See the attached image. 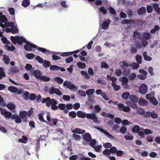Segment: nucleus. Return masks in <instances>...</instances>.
Listing matches in <instances>:
<instances>
[{
	"label": "nucleus",
	"mask_w": 160,
	"mask_h": 160,
	"mask_svg": "<svg viewBox=\"0 0 160 160\" xmlns=\"http://www.w3.org/2000/svg\"><path fill=\"white\" fill-rule=\"evenodd\" d=\"M22 4V6L26 7L30 4V0H23Z\"/></svg>",
	"instance_id": "32"
},
{
	"label": "nucleus",
	"mask_w": 160,
	"mask_h": 160,
	"mask_svg": "<svg viewBox=\"0 0 160 160\" xmlns=\"http://www.w3.org/2000/svg\"><path fill=\"white\" fill-rule=\"evenodd\" d=\"M129 99L133 102H137L138 101V98L135 96L131 95L129 97Z\"/></svg>",
	"instance_id": "24"
},
{
	"label": "nucleus",
	"mask_w": 160,
	"mask_h": 160,
	"mask_svg": "<svg viewBox=\"0 0 160 160\" xmlns=\"http://www.w3.org/2000/svg\"><path fill=\"white\" fill-rule=\"evenodd\" d=\"M100 11L102 12L103 14H105L107 13V11L104 7H101L99 8Z\"/></svg>",
	"instance_id": "59"
},
{
	"label": "nucleus",
	"mask_w": 160,
	"mask_h": 160,
	"mask_svg": "<svg viewBox=\"0 0 160 160\" xmlns=\"http://www.w3.org/2000/svg\"><path fill=\"white\" fill-rule=\"evenodd\" d=\"M11 119L14 120L15 122L17 123H20L22 121L21 117H20L19 115L17 114L13 115L11 117Z\"/></svg>",
	"instance_id": "13"
},
{
	"label": "nucleus",
	"mask_w": 160,
	"mask_h": 160,
	"mask_svg": "<svg viewBox=\"0 0 160 160\" xmlns=\"http://www.w3.org/2000/svg\"><path fill=\"white\" fill-rule=\"evenodd\" d=\"M107 78L112 81V83H114L117 80V78L116 77L114 76L111 77L109 75H107Z\"/></svg>",
	"instance_id": "30"
},
{
	"label": "nucleus",
	"mask_w": 160,
	"mask_h": 160,
	"mask_svg": "<svg viewBox=\"0 0 160 160\" xmlns=\"http://www.w3.org/2000/svg\"><path fill=\"white\" fill-rule=\"evenodd\" d=\"M8 89L9 91L13 93L17 92L18 94H20L22 93V90H18L17 88L14 87L10 86L8 87Z\"/></svg>",
	"instance_id": "9"
},
{
	"label": "nucleus",
	"mask_w": 160,
	"mask_h": 160,
	"mask_svg": "<svg viewBox=\"0 0 160 160\" xmlns=\"http://www.w3.org/2000/svg\"><path fill=\"white\" fill-rule=\"evenodd\" d=\"M150 101L152 104L154 105H157L158 103L157 100L154 97L152 98Z\"/></svg>",
	"instance_id": "37"
},
{
	"label": "nucleus",
	"mask_w": 160,
	"mask_h": 160,
	"mask_svg": "<svg viewBox=\"0 0 160 160\" xmlns=\"http://www.w3.org/2000/svg\"><path fill=\"white\" fill-rule=\"evenodd\" d=\"M147 53L146 52H144L143 53L142 55L143 57V58H144V59L148 61H151L152 59V58L151 57L148 56L147 55Z\"/></svg>",
	"instance_id": "20"
},
{
	"label": "nucleus",
	"mask_w": 160,
	"mask_h": 160,
	"mask_svg": "<svg viewBox=\"0 0 160 160\" xmlns=\"http://www.w3.org/2000/svg\"><path fill=\"white\" fill-rule=\"evenodd\" d=\"M103 154L105 155H110L111 154V152L108 149H106L103 152Z\"/></svg>",
	"instance_id": "63"
},
{
	"label": "nucleus",
	"mask_w": 160,
	"mask_h": 160,
	"mask_svg": "<svg viewBox=\"0 0 160 160\" xmlns=\"http://www.w3.org/2000/svg\"><path fill=\"white\" fill-rule=\"evenodd\" d=\"M49 92L50 94H53L55 93L58 95H61L62 94L61 92L57 88H56L53 87H52L49 89Z\"/></svg>",
	"instance_id": "8"
},
{
	"label": "nucleus",
	"mask_w": 160,
	"mask_h": 160,
	"mask_svg": "<svg viewBox=\"0 0 160 160\" xmlns=\"http://www.w3.org/2000/svg\"><path fill=\"white\" fill-rule=\"evenodd\" d=\"M8 11L9 12L10 14L12 15H14L15 14V11L14 8H9L8 9Z\"/></svg>",
	"instance_id": "62"
},
{
	"label": "nucleus",
	"mask_w": 160,
	"mask_h": 160,
	"mask_svg": "<svg viewBox=\"0 0 160 160\" xmlns=\"http://www.w3.org/2000/svg\"><path fill=\"white\" fill-rule=\"evenodd\" d=\"M146 115L147 116H151V117L153 118H156L158 117L157 114L155 113L154 111L152 112H146Z\"/></svg>",
	"instance_id": "18"
},
{
	"label": "nucleus",
	"mask_w": 160,
	"mask_h": 160,
	"mask_svg": "<svg viewBox=\"0 0 160 160\" xmlns=\"http://www.w3.org/2000/svg\"><path fill=\"white\" fill-rule=\"evenodd\" d=\"M89 114H90L86 113L84 112L81 111H78L77 112V116L79 118H82L86 117L88 118V116Z\"/></svg>",
	"instance_id": "14"
},
{
	"label": "nucleus",
	"mask_w": 160,
	"mask_h": 160,
	"mask_svg": "<svg viewBox=\"0 0 160 160\" xmlns=\"http://www.w3.org/2000/svg\"><path fill=\"white\" fill-rule=\"evenodd\" d=\"M97 128L101 132H103L104 133L106 136L108 138L111 139H113L114 137L112 136L107 131H106L105 130H103V129L101 128Z\"/></svg>",
	"instance_id": "11"
},
{
	"label": "nucleus",
	"mask_w": 160,
	"mask_h": 160,
	"mask_svg": "<svg viewBox=\"0 0 160 160\" xmlns=\"http://www.w3.org/2000/svg\"><path fill=\"white\" fill-rule=\"evenodd\" d=\"M7 106L8 109L11 110L15 108V105L12 103L8 104Z\"/></svg>",
	"instance_id": "56"
},
{
	"label": "nucleus",
	"mask_w": 160,
	"mask_h": 160,
	"mask_svg": "<svg viewBox=\"0 0 160 160\" xmlns=\"http://www.w3.org/2000/svg\"><path fill=\"white\" fill-rule=\"evenodd\" d=\"M47 119L48 122V123L50 125L52 126V124L53 122V125H56L58 122V120L56 118H52L51 119L50 117V114L49 113H48L46 115Z\"/></svg>",
	"instance_id": "5"
},
{
	"label": "nucleus",
	"mask_w": 160,
	"mask_h": 160,
	"mask_svg": "<svg viewBox=\"0 0 160 160\" xmlns=\"http://www.w3.org/2000/svg\"><path fill=\"white\" fill-rule=\"evenodd\" d=\"M3 60L6 64H8L10 62V59L9 57L7 56H4L3 57Z\"/></svg>",
	"instance_id": "43"
},
{
	"label": "nucleus",
	"mask_w": 160,
	"mask_h": 160,
	"mask_svg": "<svg viewBox=\"0 0 160 160\" xmlns=\"http://www.w3.org/2000/svg\"><path fill=\"white\" fill-rule=\"evenodd\" d=\"M1 40L3 44H10L9 42L7 40L6 38L4 37H2L1 38Z\"/></svg>",
	"instance_id": "41"
},
{
	"label": "nucleus",
	"mask_w": 160,
	"mask_h": 160,
	"mask_svg": "<svg viewBox=\"0 0 160 160\" xmlns=\"http://www.w3.org/2000/svg\"><path fill=\"white\" fill-rule=\"evenodd\" d=\"M84 139L87 142H90L91 140V137L89 133H87L83 137Z\"/></svg>",
	"instance_id": "26"
},
{
	"label": "nucleus",
	"mask_w": 160,
	"mask_h": 160,
	"mask_svg": "<svg viewBox=\"0 0 160 160\" xmlns=\"http://www.w3.org/2000/svg\"><path fill=\"white\" fill-rule=\"evenodd\" d=\"M94 92V89H90L86 90V93L88 95L90 96Z\"/></svg>",
	"instance_id": "42"
},
{
	"label": "nucleus",
	"mask_w": 160,
	"mask_h": 160,
	"mask_svg": "<svg viewBox=\"0 0 160 160\" xmlns=\"http://www.w3.org/2000/svg\"><path fill=\"white\" fill-rule=\"evenodd\" d=\"M155 93L154 92H151L149 94L146 95V98L147 99L150 100L152 98H154Z\"/></svg>",
	"instance_id": "22"
},
{
	"label": "nucleus",
	"mask_w": 160,
	"mask_h": 160,
	"mask_svg": "<svg viewBox=\"0 0 160 160\" xmlns=\"http://www.w3.org/2000/svg\"><path fill=\"white\" fill-rule=\"evenodd\" d=\"M117 105L118 107V109L120 111H123L124 112H127L130 110V108L128 107H125L122 104L119 103Z\"/></svg>",
	"instance_id": "7"
},
{
	"label": "nucleus",
	"mask_w": 160,
	"mask_h": 160,
	"mask_svg": "<svg viewBox=\"0 0 160 160\" xmlns=\"http://www.w3.org/2000/svg\"><path fill=\"white\" fill-rule=\"evenodd\" d=\"M119 64L120 66L122 67V69L124 70L126 69L125 67H128V66H129L128 64L125 61L121 62Z\"/></svg>",
	"instance_id": "19"
},
{
	"label": "nucleus",
	"mask_w": 160,
	"mask_h": 160,
	"mask_svg": "<svg viewBox=\"0 0 160 160\" xmlns=\"http://www.w3.org/2000/svg\"><path fill=\"white\" fill-rule=\"evenodd\" d=\"M112 145L111 143L106 142L103 144V146L105 148H108L111 147Z\"/></svg>",
	"instance_id": "60"
},
{
	"label": "nucleus",
	"mask_w": 160,
	"mask_h": 160,
	"mask_svg": "<svg viewBox=\"0 0 160 160\" xmlns=\"http://www.w3.org/2000/svg\"><path fill=\"white\" fill-rule=\"evenodd\" d=\"M27 58L28 59H31L34 58L35 55L33 54L29 53L26 55Z\"/></svg>",
	"instance_id": "46"
},
{
	"label": "nucleus",
	"mask_w": 160,
	"mask_h": 160,
	"mask_svg": "<svg viewBox=\"0 0 160 160\" xmlns=\"http://www.w3.org/2000/svg\"><path fill=\"white\" fill-rule=\"evenodd\" d=\"M77 66L81 69L84 68L86 67V64L85 63H82L81 62H79L77 63Z\"/></svg>",
	"instance_id": "40"
},
{
	"label": "nucleus",
	"mask_w": 160,
	"mask_h": 160,
	"mask_svg": "<svg viewBox=\"0 0 160 160\" xmlns=\"http://www.w3.org/2000/svg\"><path fill=\"white\" fill-rule=\"evenodd\" d=\"M88 119H92L95 122H100V121L98 120V118L96 117L95 114L94 113H92L88 115Z\"/></svg>",
	"instance_id": "10"
},
{
	"label": "nucleus",
	"mask_w": 160,
	"mask_h": 160,
	"mask_svg": "<svg viewBox=\"0 0 160 160\" xmlns=\"http://www.w3.org/2000/svg\"><path fill=\"white\" fill-rule=\"evenodd\" d=\"M133 38H139L140 37V34L138 33L137 31H135L134 32V34L133 35Z\"/></svg>",
	"instance_id": "61"
},
{
	"label": "nucleus",
	"mask_w": 160,
	"mask_h": 160,
	"mask_svg": "<svg viewBox=\"0 0 160 160\" xmlns=\"http://www.w3.org/2000/svg\"><path fill=\"white\" fill-rule=\"evenodd\" d=\"M72 137L74 138V139L77 141H79L81 139L80 136L76 134H73L72 135Z\"/></svg>",
	"instance_id": "49"
},
{
	"label": "nucleus",
	"mask_w": 160,
	"mask_h": 160,
	"mask_svg": "<svg viewBox=\"0 0 160 160\" xmlns=\"http://www.w3.org/2000/svg\"><path fill=\"white\" fill-rule=\"evenodd\" d=\"M140 130V127L138 125H135L132 129V131L134 132H137Z\"/></svg>",
	"instance_id": "44"
},
{
	"label": "nucleus",
	"mask_w": 160,
	"mask_h": 160,
	"mask_svg": "<svg viewBox=\"0 0 160 160\" xmlns=\"http://www.w3.org/2000/svg\"><path fill=\"white\" fill-rule=\"evenodd\" d=\"M138 104L140 106H146L148 104V102L145 99L141 98L138 101Z\"/></svg>",
	"instance_id": "15"
},
{
	"label": "nucleus",
	"mask_w": 160,
	"mask_h": 160,
	"mask_svg": "<svg viewBox=\"0 0 160 160\" xmlns=\"http://www.w3.org/2000/svg\"><path fill=\"white\" fill-rule=\"evenodd\" d=\"M50 69L51 70H58L59 69V67L57 66L52 65L50 66Z\"/></svg>",
	"instance_id": "54"
},
{
	"label": "nucleus",
	"mask_w": 160,
	"mask_h": 160,
	"mask_svg": "<svg viewBox=\"0 0 160 160\" xmlns=\"http://www.w3.org/2000/svg\"><path fill=\"white\" fill-rule=\"evenodd\" d=\"M135 59L136 60L138 64H141L142 63L141 60L142 59V57L141 56L137 55L135 57Z\"/></svg>",
	"instance_id": "31"
},
{
	"label": "nucleus",
	"mask_w": 160,
	"mask_h": 160,
	"mask_svg": "<svg viewBox=\"0 0 160 160\" xmlns=\"http://www.w3.org/2000/svg\"><path fill=\"white\" fill-rule=\"evenodd\" d=\"M28 138L25 136H22V138L19 140L20 142H22L23 143H26L27 142Z\"/></svg>",
	"instance_id": "47"
},
{
	"label": "nucleus",
	"mask_w": 160,
	"mask_h": 160,
	"mask_svg": "<svg viewBox=\"0 0 160 160\" xmlns=\"http://www.w3.org/2000/svg\"><path fill=\"white\" fill-rule=\"evenodd\" d=\"M72 53L73 52H63L62 53L61 55L62 57H66L72 54Z\"/></svg>",
	"instance_id": "51"
},
{
	"label": "nucleus",
	"mask_w": 160,
	"mask_h": 160,
	"mask_svg": "<svg viewBox=\"0 0 160 160\" xmlns=\"http://www.w3.org/2000/svg\"><path fill=\"white\" fill-rule=\"evenodd\" d=\"M66 105L65 104H60L58 105L59 108L62 110H64V112L65 113H67L68 112V111L67 110L65 109Z\"/></svg>",
	"instance_id": "25"
},
{
	"label": "nucleus",
	"mask_w": 160,
	"mask_h": 160,
	"mask_svg": "<svg viewBox=\"0 0 160 160\" xmlns=\"http://www.w3.org/2000/svg\"><path fill=\"white\" fill-rule=\"evenodd\" d=\"M128 82V80L127 78L126 77H123L122 79V85L127 84Z\"/></svg>",
	"instance_id": "45"
},
{
	"label": "nucleus",
	"mask_w": 160,
	"mask_h": 160,
	"mask_svg": "<svg viewBox=\"0 0 160 160\" xmlns=\"http://www.w3.org/2000/svg\"><path fill=\"white\" fill-rule=\"evenodd\" d=\"M5 73L3 72V69L2 68H0V79H2L3 77H4L5 76Z\"/></svg>",
	"instance_id": "38"
},
{
	"label": "nucleus",
	"mask_w": 160,
	"mask_h": 160,
	"mask_svg": "<svg viewBox=\"0 0 160 160\" xmlns=\"http://www.w3.org/2000/svg\"><path fill=\"white\" fill-rule=\"evenodd\" d=\"M43 62V65L46 68L49 67L50 65V62L46 61V60H45Z\"/></svg>",
	"instance_id": "58"
},
{
	"label": "nucleus",
	"mask_w": 160,
	"mask_h": 160,
	"mask_svg": "<svg viewBox=\"0 0 160 160\" xmlns=\"http://www.w3.org/2000/svg\"><path fill=\"white\" fill-rule=\"evenodd\" d=\"M148 91L147 86L145 84H142L139 87V92L141 94H145Z\"/></svg>",
	"instance_id": "6"
},
{
	"label": "nucleus",
	"mask_w": 160,
	"mask_h": 160,
	"mask_svg": "<svg viewBox=\"0 0 160 160\" xmlns=\"http://www.w3.org/2000/svg\"><path fill=\"white\" fill-rule=\"evenodd\" d=\"M129 95V93L128 92H126L123 93L122 95V97L124 99H127Z\"/></svg>",
	"instance_id": "50"
},
{
	"label": "nucleus",
	"mask_w": 160,
	"mask_h": 160,
	"mask_svg": "<svg viewBox=\"0 0 160 160\" xmlns=\"http://www.w3.org/2000/svg\"><path fill=\"white\" fill-rule=\"evenodd\" d=\"M93 148L94 149V150L98 152L102 148V146L101 145H98L96 147L94 146Z\"/></svg>",
	"instance_id": "64"
},
{
	"label": "nucleus",
	"mask_w": 160,
	"mask_h": 160,
	"mask_svg": "<svg viewBox=\"0 0 160 160\" xmlns=\"http://www.w3.org/2000/svg\"><path fill=\"white\" fill-rule=\"evenodd\" d=\"M139 64H138L136 63H132V64H131L129 66H132L133 68L134 69H137L138 67H139Z\"/></svg>",
	"instance_id": "55"
},
{
	"label": "nucleus",
	"mask_w": 160,
	"mask_h": 160,
	"mask_svg": "<svg viewBox=\"0 0 160 160\" xmlns=\"http://www.w3.org/2000/svg\"><path fill=\"white\" fill-rule=\"evenodd\" d=\"M42 102V103H46V105L48 107L51 106V108L53 110H56L58 108L56 105L57 102L53 99L50 100V98L49 97L43 98Z\"/></svg>",
	"instance_id": "3"
},
{
	"label": "nucleus",
	"mask_w": 160,
	"mask_h": 160,
	"mask_svg": "<svg viewBox=\"0 0 160 160\" xmlns=\"http://www.w3.org/2000/svg\"><path fill=\"white\" fill-rule=\"evenodd\" d=\"M159 29L160 28L158 26L155 25L154 28L151 30L150 32L152 33H154L156 31H158Z\"/></svg>",
	"instance_id": "35"
},
{
	"label": "nucleus",
	"mask_w": 160,
	"mask_h": 160,
	"mask_svg": "<svg viewBox=\"0 0 160 160\" xmlns=\"http://www.w3.org/2000/svg\"><path fill=\"white\" fill-rule=\"evenodd\" d=\"M1 114L2 115L4 116L5 118L7 119L10 118H11L12 113L10 112H7L5 110H2L1 111Z\"/></svg>",
	"instance_id": "12"
},
{
	"label": "nucleus",
	"mask_w": 160,
	"mask_h": 160,
	"mask_svg": "<svg viewBox=\"0 0 160 160\" xmlns=\"http://www.w3.org/2000/svg\"><path fill=\"white\" fill-rule=\"evenodd\" d=\"M138 77L140 79L143 80L146 78L147 77V75L139 74L138 75Z\"/></svg>",
	"instance_id": "53"
},
{
	"label": "nucleus",
	"mask_w": 160,
	"mask_h": 160,
	"mask_svg": "<svg viewBox=\"0 0 160 160\" xmlns=\"http://www.w3.org/2000/svg\"><path fill=\"white\" fill-rule=\"evenodd\" d=\"M126 131L127 128L124 126H122L120 129V132L122 133H126Z\"/></svg>",
	"instance_id": "57"
},
{
	"label": "nucleus",
	"mask_w": 160,
	"mask_h": 160,
	"mask_svg": "<svg viewBox=\"0 0 160 160\" xmlns=\"http://www.w3.org/2000/svg\"><path fill=\"white\" fill-rule=\"evenodd\" d=\"M154 9L158 13H160V8L159 7V5L157 3H155L153 5Z\"/></svg>",
	"instance_id": "27"
},
{
	"label": "nucleus",
	"mask_w": 160,
	"mask_h": 160,
	"mask_svg": "<svg viewBox=\"0 0 160 160\" xmlns=\"http://www.w3.org/2000/svg\"><path fill=\"white\" fill-rule=\"evenodd\" d=\"M5 47L6 49H7L8 50H10L11 51H12L14 50L15 49V47L12 46V45L9 46L8 45H6L5 46Z\"/></svg>",
	"instance_id": "36"
},
{
	"label": "nucleus",
	"mask_w": 160,
	"mask_h": 160,
	"mask_svg": "<svg viewBox=\"0 0 160 160\" xmlns=\"http://www.w3.org/2000/svg\"><path fill=\"white\" fill-rule=\"evenodd\" d=\"M35 59L39 63H42L43 62V60L42 58H41L39 56L36 57Z\"/></svg>",
	"instance_id": "52"
},
{
	"label": "nucleus",
	"mask_w": 160,
	"mask_h": 160,
	"mask_svg": "<svg viewBox=\"0 0 160 160\" xmlns=\"http://www.w3.org/2000/svg\"><path fill=\"white\" fill-rule=\"evenodd\" d=\"M110 23V20L108 19L106 20L103 23H102L101 25L102 28L105 30L107 29L108 26Z\"/></svg>",
	"instance_id": "17"
},
{
	"label": "nucleus",
	"mask_w": 160,
	"mask_h": 160,
	"mask_svg": "<svg viewBox=\"0 0 160 160\" xmlns=\"http://www.w3.org/2000/svg\"><path fill=\"white\" fill-rule=\"evenodd\" d=\"M63 86L64 87L68 88L69 89L73 91H76L78 88L77 86H75L72 82H70L66 81L63 83Z\"/></svg>",
	"instance_id": "4"
},
{
	"label": "nucleus",
	"mask_w": 160,
	"mask_h": 160,
	"mask_svg": "<svg viewBox=\"0 0 160 160\" xmlns=\"http://www.w3.org/2000/svg\"><path fill=\"white\" fill-rule=\"evenodd\" d=\"M146 12V8L145 7H142L140 8L138 11L139 15H142L145 13Z\"/></svg>",
	"instance_id": "28"
},
{
	"label": "nucleus",
	"mask_w": 160,
	"mask_h": 160,
	"mask_svg": "<svg viewBox=\"0 0 160 160\" xmlns=\"http://www.w3.org/2000/svg\"><path fill=\"white\" fill-rule=\"evenodd\" d=\"M34 75L37 78L39 79L41 78V77L42 76L40 72L38 70H36L34 71Z\"/></svg>",
	"instance_id": "23"
},
{
	"label": "nucleus",
	"mask_w": 160,
	"mask_h": 160,
	"mask_svg": "<svg viewBox=\"0 0 160 160\" xmlns=\"http://www.w3.org/2000/svg\"><path fill=\"white\" fill-rule=\"evenodd\" d=\"M85 131V130H82L79 128H76L75 129L72 131V132L73 133H77L80 134L84 133Z\"/></svg>",
	"instance_id": "21"
},
{
	"label": "nucleus",
	"mask_w": 160,
	"mask_h": 160,
	"mask_svg": "<svg viewBox=\"0 0 160 160\" xmlns=\"http://www.w3.org/2000/svg\"><path fill=\"white\" fill-rule=\"evenodd\" d=\"M4 26L3 24H1L0 27L3 28V31L7 32H11L13 34L17 33L18 32V30L17 28V25H14L13 22H7L5 23Z\"/></svg>",
	"instance_id": "2"
},
{
	"label": "nucleus",
	"mask_w": 160,
	"mask_h": 160,
	"mask_svg": "<svg viewBox=\"0 0 160 160\" xmlns=\"http://www.w3.org/2000/svg\"><path fill=\"white\" fill-rule=\"evenodd\" d=\"M11 39L12 42L15 44L17 43L18 44H21L22 42H26L24 48L27 51H33V49L36 48L38 49L40 51L43 53H48L49 52L48 50L44 48H38L36 45L28 42H26L25 38L22 37L16 36L14 37L11 36Z\"/></svg>",
	"instance_id": "1"
},
{
	"label": "nucleus",
	"mask_w": 160,
	"mask_h": 160,
	"mask_svg": "<svg viewBox=\"0 0 160 160\" xmlns=\"http://www.w3.org/2000/svg\"><path fill=\"white\" fill-rule=\"evenodd\" d=\"M136 75L134 73L129 74L128 76V78L130 80H133L136 77Z\"/></svg>",
	"instance_id": "34"
},
{
	"label": "nucleus",
	"mask_w": 160,
	"mask_h": 160,
	"mask_svg": "<svg viewBox=\"0 0 160 160\" xmlns=\"http://www.w3.org/2000/svg\"><path fill=\"white\" fill-rule=\"evenodd\" d=\"M54 80L59 84L62 83L63 82V80L59 77L55 78Z\"/></svg>",
	"instance_id": "33"
},
{
	"label": "nucleus",
	"mask_w": 160,
	"mask_h": 160,
	"mask_svg": "<svg viewBox=\"0 0 160 160\" xmlns=\"http://www.w3.org/2000/svg\"><path fill=\"white\" fill-rule=\"evenodd\" d=\"M143 37L147 40H148L151 38V35L148 32H145L143 34Z\"/></svg>",
	"instance_id": "29"
},
{
	"label": "nucleus",
	"mask_w": 160,
	"mask_h": 160,
	"mask_svg": "<svg viewBox=\"0 0 160 160\" xmlns=\"http://www.w3.org/2000/svg\"><path fill=\"white\" fill-rule=\"evenodd\" d=\"M39 79L42 80L44 82H46L49 81L50 80V78L48 77H46L45 76L41 77V78H40Z\"/></svg>",
	"instance_id": "48"
},
{
	"label": "nucleus",
	"mask_w": 160,
	"mask_h": 160,
	"mask_svg": "<svg viewBox=\"0 0 160 160\" xmlns=\"http://www.w3.org/2000/svg\"><path fill=\"white\" fill-rule=\"evenodd\" d=\"M111 85L115 91H117L120 88V86L118 85L115 83H112Z\"/></svg>",
	"instance_id": "39"
},
{
	"label": "nucleus",
	"mask_w": 160,
	"mask_h": 160,
	"mask_svg": "<svg viewBox=\"0 0 160 160\" xmlns=\"http://www.w3.org/2000/svg\"><path fill=\"white\" fill-rule=\"evenodd\" d=\"M20 117L25 121H26V118L28 117V113L26 111H22L21 112L19 113Z\"/></svg>",
	"instance_id": "16"
}]
</instances>
